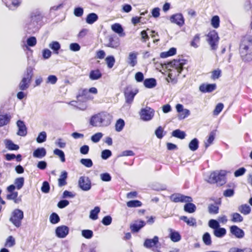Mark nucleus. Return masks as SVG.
<instances>
[{"label": "nucleus", "mask_w": 252, "mask_h": 252, "mask_svg": "<svg viewBox=\"0 0 252 252\" xmlns=\"http://www.w3.org/2000/svg\"><path fill=\"white\" fill-rule=\"evenodd\" d=\"M239 52L244 62L252 61V36L246 35L242 38L240 45Z\"/></svg>", "instance_id": "obj_1"}, {"label": "nucleus", "mask_w": 252, "mask_h": 252, "mask_svg": "<svg viewBox=\"0 0 252 252\" xmlns=\"http://www.w3.org/2000/svg\"><path fill=\"white\" fill-rule=\"evenodd\" d=\"M112 120V116L107 112H101L92 116L90 120L91 126L95 127L107 126Z\"/></svg>", "instance_id": "obj_2"}, {"label": "nucleus", "mask_w": 252, "mask_h": 252, "mask_svg": "<svg viewBox=\"0 0 252 252\" xmlns=\"http://www.w3.org/2000/svg\"><path fill=\"white\" fill-rule=\"evenodd\" d=\"M225 176L224 173L215 171L210 175L208 182L211 184L217 183L222 186L225 183Z\"/></svg>", "instance_id": "obj_3"}, {"label": "nucleus", "mask_w": 252, "mask_h": 252, "mask_svg": "<svg viewBox=\"0 0 252 252\" xmlns=\"http://www.w3.org/2000/svg\"><path fill=\"white\" fill-rule=\"evenodd\" d=\"M23 218V212L19 209H16L13 211L9 220L16 227H19L21 225V221Z\"/></svg>", "instance_id": "obj_4"}, {"label": "nucleus", "mask_w": 252, "mask_h": 252, "mask_svg": "<svg viewBox=\"0 0 252 252\" xmlns=\"http://www.w3.org/2000/svg\"><path fill=\"white\" fill-rule=\"evenodd\" d=\"M140 119L145 122L151 120L155 115V110L148 106L142 108L139 113Z\"/></svg>", "instance_id": "obj_5"}, {"label": "nucleus", "mask_w": 252, "mask_h": 252, "mask_svg": "<svg viewBox=\"0 0 252 252\" xmlns=\"http://www.w3.org/2000/svg\"><path fill=\"white\" fill-rule=\"evenodd\" d=\"M207 41L211 47V50H216L218 46L219 37L215 30L210 32L208 35Z\"/></svg>", "instance_id": "obj_6"}, {"label": "nucleus", "mask_w": 252, "mask_h": 252, "mask_svg": "<svg viewBox=\"0 0 252 252\" xmlns=\"http://www.w3.org/2000/svg\"><path fill=\"white\" fill-rule=\"evenodd\" d=\"M138 92V90L137 89L133 88L131 86H127L124 91V95L126 103L128 104L131 103L134 96Z\"/></svg>", "instance_id": "obj_7"}, {"label": "nucleus", "mask_w": 252, "mask_h": 252, "mask_svg": "<svg viewBox=\"0 0 252 252\" xmlns=\"http://www.w3.org/2000/svg\"><path fill=\"white\" fill-rule=\"evenodd\" d=\"M170 199L175 203L190 202L193 200L190 196H186L181 193H174L170 196Z\"/></svg>", "instance_id": "obj_8"}, {"label": "nucleus", "mask_w": 252, "mask_h": 252, "mask_svg": "<svg viewBox=\"0 0 252 252\" xmlns=\"http://www.w3.org/2000/svg\"><path fill=\"white\" fill-rule=\"evenodd\" d=\"M78 185L80 189L84 191H88L91 189V182L87 177L82 176L80 177Z\"/></svg>", "instance_id": "obj_9"}, {"label": "nucleus", "mask_w": 252, "mask_h": 252, "mask_svg": "<svg viewBox=\"0 0 252 252\" xmlns=\"http://www.w3.org/2000/svg\"><path fill=\"white\" fill-rule=\"evenodd\" d=\"M55 233L58 238H64L69 233V228L65 225L59 226L56 228Z\"/></svg>", "instance_id": "obj_10"}, {"label": "nucleus", "mask_w": 252, "mask_h": 252, "mask_svg": "<svg viewBox=\"0 0 252 252\" xmlns=\"http://www.w3.org/2000/svg\"><path fill=\"white\" fill-rule=\"evenodd\" d=\"M230 233L234 235L236 238L238 239H242L245 236V232L240 228L237 225H232L230 227Z\"/></svg>", "instance_id": "obj_11"}, {"label": "nucleus", "mask_w": 252, "mask_h": 252, "mask_svg": "<svg viewBox=\"0 0 252 252\" xmlns=\"http://www.w3.org/2000/svg\"><path fill=\"white\" fill-rule=\"evenodd\" d=\"M170 20L171 23H175L180 27L182 26L185 23V20L181 13H177L171 16Z\"/></svg>", "instance_id": "obj_12"}, {"label": "nucleus", "mask_w": 252, "mask_h": 252, "mask_svg": "<svg viewBox=\"0 0 252 252\" xmlns=\"http://www.w3.org/2000/svg\"><path fill=\"white\" fill-rule=\"evenodd\" d=\"M120 44V39L117 36H110L107 39L105 46L116 49L119 46Z\"/></svg>", "instance_id": "obj_13"}, {"label": "nucleus", "mask_w": 252, "mask_h": 252, "mask_svg": "<svg viewBox=\"0 0 252 252\" xmlns=\"http://www.w3.org/2000/svg\"><path fill=\"white\" fill-rule=\"evenodd\" d=\"M146 225V222L143 220H137L130 226V228L133 233H137Z\"/></svg>", "instance_id": "obj_14"}, {"label": "nucleus", "mask_w": 252, "mask_h": 252, "mask_svg": "<svg viewBox=\"0 0 252 252\" xmlns=\"http://www.w3.org/2000/svg\"><path fill=\"white\" fill-rule=\"evenodd\" d=\"M159 238L157 236H155L153 239L147 238L145 240L143 244L144 247L147 249H151L153 247L156 246L158 243Z\"/></svg>", "instance_id": "obj_15"}, {"label": "nucleus", "mask_w": 252, "mask_h": 252, "mask_svg": "<svg viewBox=\"0 0 252 252\" xmlns=\"http://www.w3.org/2000/svg\"><path fill=\"white\" fill-rule=\"evenodd\" d=\"M16 124L18 128V130L17 133V135L21 136H26L27 134V128L24 122L22 120H18L17 121Z\"/></svg>", "instance_id": "obj_16"}, {"label": "nucleus", "mask_w": 252, "mask_h": 252, "mask_svg": "<svg viewBox=\"0 0 252 252\" xmlns=\"http://www.w3.org/2000/svg\"><path fill=\"white\" fill-rule=\"evenodd\" d=\"M216 89V84H202L199 86V91L203 93H211Z\"/></svg>", "instance_id": "obj_17"}, {"label": "nucleus", "mask_w": 252, "mask_h": 252, "mask_svg": "<svg viewBox=\"0 0 252 252\" xmlns=\"http://www.w3.org/2000/svg\"><path fill=\"white\" fill-rule=\"evenodd\" d=\"M138 53L135 52H130L128 54L127 63L131 67L135 66L137 63Z\"/></svg>", "instance_id": "obj_18"}, {"label": "nucleus", "mask_w": 252, "mask_h": 252, "mask_svg": "<svg viewBox=\"0 0 252 252\" xmlns=\"http://www.w3.org/2000/svg\"><path fill=\"white\" fill-rule=\"evenodd\" d=\"M30 19L32 22H34L35 24H39L42 19V15L39 10H35L31 13Z\"/></svg>", "instance_id": "obj_19"}, {"label": "nucleus", "mask_w": 252, "mask_h": 252, "mask_svg": "<svg viewBox=\"0 0 252 252\" xmlns=\"http://www.w3.org/2000/svg\"><path fill=\"white\" fill-rule=\"evenodd\" d=\"M168 231L170 232L169 238L173 242H178L181 239V236L179 232L171 228H169Z\"/></svg>", "instance_id": "obj_20"}, {"label": "nucleus", "mask_w": 252, "mask_h": 252, "mask_svg": "<svg viewBox=\"0 0 252 252\" xmlns=\"http://www.w3.org/2000/svg\"><path fill=\"white\" fill-rule=\"evenodd\" d=\"M46 155V150L44 148H38L33 152V157L35 158H42Z\"/></svg>", "instance_id": "obj_21"}, {"label": "nucleus", "mask_w": 252, "mask_h": 252, "mask_svg": "<svg viewBox=\"0 0 252 252\" xmlns=\"http://www.w3.org/2000/svg\"><path fill=\"white\" fill-rule=\"evenodd\" d=\"M27 32L30 33H33L36 32L39 28V24H35L34 22H30L27 25Z\"/></svg>", "instance_id": "obj_22"}, {"label": "nucleus", "mask_w": 252, "mask_h": 252, "mask_svg": "<svg viewBox=\"0 0 252 252\" xmlns=\"http://www.w3.org/2000/svg\"><path fill=\"white\" fill-rule=\"evenodd\" d=\"M67 178V172L63 171L61 172L59 178L58 179V186L62 187L67 184L66 179Z\"/></svg>", "instance_id": "obj_23"}, {"label": "nucleus", "mask_w": 252, "mask_h": 252, "mask_svg": "<svg viewBox=\"0 0 252 252\" xmlns=\"http://www.w3.org/2000/svg\"><path fill=\"white\" fill-rule=\"evenodd\" d=\"M180 219L183 220L189 226H196V220L194 218H188L187 216H181Z\"/></svg>", "instance_id": "obj_24"}, {"label": "nucleus", "mask_w": 252, "mask_h": 252, "mask_svg": "<svg viewBox=\"0 0 252 252\" xmlns=\"http://www.w3.org/2000/svg\"><path fill=\"white\" fill-rule=\"evenodd\" d=\"M11 117L9 114L0 115V127L7 125L10 121Z\"/></svg>", "instance_id": "obj_25"}, {"label": "nucleus", "mask_w": 252, "mask_h": 252, "mask_svg": "<svg viewBox=\"0 0 252 252\" xmlns=\"http://www.w3.org/2000/svg\"><path fill=\"white\" fill-rule=\"evenodd\" d=\"M2 0L5 3L6 6L12 10H15L20 4V2L18 0H9L11 1V3H9L7 0Z\"/></svg>", "instance_id": "obj_26"}, {"label": "nucleus", "mask_w": 252, "mask_h": 252, "mask_svg": "<svg viewBox=\"0 0 252 252\" xmlns=\"http://www.w3.org/2000/svg\"><path fill=\"white\" fill-rule=\"evenodd\" d=\"M102 74L98 69L92 70L89 74V78L91 80H96L100 79Z\"/></svg>", "instance_id": "obj_27"}, {"label": "nucleus", "mask_w": 252, "mask_h": 252, "mask_svg": "<svg viewBox=\"0 0 252 252\" xmlns=\"http://www.w3.org/2000/svg\"><path fill=\"white\" fill-rule=\"evenodd\" d=\"M144 85L147 88H153L157 85V81L155 78H147L144 80Z\"/></svg>", "instance_id": "obj_28"}, {"label": "nucleus", "mask_w": 252, "mask_h": 252, "mask_svg": "<svg viewBox=\"0 0 252 252\" xmlns=\"http://www.w3.org/2000/svg\"><path fill=\"white\" fill-rule=\"evenodd\" d=\"M196 209V206L191 202H186L184 207V210L185 212L189 213H194Z\"/></svg>", "instance_id": "obj_29"}, {"label": "nucleus", "mask_w": 252, "mask_h": 252, "mask_svg": "<svg viewBox=\"0 0 252 252\" xmlns=\"http://www.w3.org/2000/svg\"><path fill=\"white\" fill-rule=\"evenodd\" d=\"M5 147L9 150H18L19 149V146L18 145L14 144L11 140L6 139L4 141Z\"/></svg>", "instance_id": "obj_30"}, {"label": "nucleus", "mask_w": 252, "mask_h": 252, "mask_svg": "<svg viewBox=\"0 0 252 252\" xmlns=\"http://www.w3.org/2000/svg\"><path fill=\"white\" fill-rule=\"evenodd\" d=\"M33 76V69L31 66L27 67L26 71L24 74L23 79L31 82L32 77Z\"/></svg>", "instance_id": "obj_31"}, {"label": "nucleus", "mask_w": 252, "mask_h": 252, "mask_svg": "<svg viewBox=\"0 0 252 252\" xmlns=\"http://www.w3.org/2000/svg\"><path fill=\"white\" fill-rule=\"evenodd\" d=\"M214 235L218 238H222L226 234V230L223 227H219L213 230Z\"/></svg>", "instance_id": "obj_32"}, {"label": "nucleus", "mask_w": 252, "mask_h": 252, "mask_svg": "<svg viewBox=\"0 0 252 252\" xmlns=\"http://www.w3.org/2000/svg\"><path fill=\"white\" fill-rule=\"evenodd\" d=\"M98 18V17L96 14L91 13L87 15L86 21L89 24H93L97 20Z\"/></svg>", "instance_id": "obj_33"}, {"label": "nucleus", "mask_w": 252, "mask_h": 252, "mask_svg": "<svg viewBox=\"0 0 252 252\" xmlns=\"http://www.w3.org/2000/svg\"><path fill=\"white\" fill-rule=\"evenodd\" d=\"M49 47L53 51L55 54H58L61 49V45L58 41H54L49 44Z\"/></svg>", "instance_id": "obj_34"}, {"label": "nucleus", "mask_w": 252, "mask_h": 252, "mask_svg": "<svg viewBox=\"0 0 252 252\" xmlns=\"http://www.w3.org/2000/svg\"><path fill=\"white\" fill-rule=\"evenodd\" d=\"M172 135L173 137H176V138H179L181 139H183L185 138L186 134L184 131H182V130H180L179 129H177L174 130L172 131Z\"/></svg>", "instance_id": "obj_35"}, {"label": "nucleus", "mask_w": 252, "mask_h": 252, "mask_svg": "<svg viewBox=\"0 0 252 252\" xmlns=\"http://www.w3.org/2000/svg\"><path fill=\"white\" fill-rule=\"evenodd\" d=\"M100 209L99 207L96 206L93 210L90 211V218L93 220H96L98 218V214L100 212Z\"/></svg>", "instance_id": "obj_36"}, {"label": "nucleus", "mask_w": 252, "mask_h": 252, "mask_svg": "<svg viewBox=\"0 0 252 252\" xmlns=\"http://www.w3.org/2000/svg\"><path fill=\"white\" fill-rule=\"evenodd\" d=\"M238 211L244 215H248L251 211V208L247 204H243L238 207Z\"/></svg>", "instance_id": "obj_37"}, {"label": "nucleus", "mask_w": 252, "mask_h": 252, "mask_svg": "<svg viewBox=\"0 0 252 252\" xmlns=\"http://www.w3.org/2000/svg\"><path fill=\"white\" fill-rule=\"evenodd\" d=\"M25 179L24 177H18L15 179L14 183L18 190L21 189L24 184Z\"/></svg>", "instance_id": "obj_38"}, {"label": "nucleus", "mask_w": 252, "mask_h": 252, "mask_svg": "<svg viewBox=\"0 0 252 252\" xmlns=\"http://www.w3.org/2000/svg\"><path fill=\"white\" fill-rule=\"evenodd\" d=\"M228 252H252V249L249 247L244 248L232 247L229 249Z\"/></svg>", "instance_id": "obj_39"}, {"label": "nucleus", "mask_w": 252, "mask_h": 252, "mask_svg": "<svg viewBox=\"0 0 252 252\" xmlns=\"http://www.w3.org/2000/svg\"><path fill=\"white\" fill-rule=\"evenodd\" d=\"M198 146L199 141L196 138H194L191 140L189 144V149L192 151H196L198 148Z\"/></svg>", "instance_id": "obj_40"}, {"label": "nucleus", "mask_w": 252, "mask_h": 252, "mask_svg": "<svg viewBox=\"0 0 252 252\" xmlns=\"http://www.w3.org/2000/svg\"><path fill=\"white\" fill-rule=\"evenodd\" d=\"M125 125V123L124 120L122 119H118L115 124V130L117 132L121 131Z\"/></svg>", "instance_id": "obj_41"}, {"label": "nucleus", "mask_w": 252, "mask_h": 252, "mask_svg": "<svg viewBox=\"0 0 252 252\" xmlns=\"http://www.w3.org/2000/svg\"><path fill=\"white\" fill-rule=\"evenodd\" d=\"M171 64L172 65L175 66L177 70L178 73H180L183 70V63L181 62L180 60H173L171 62Z\"/></svg>", "instance_id": "obj_42"}, {"label": "nucleus", "mask_w": 252, "mask_h": 252, "mask_svg": "<svg viewBox=\"0 0 252 252\" xmlns=\"http://www.w3.org/2000/svg\"><path fill=\"white\" fill-rule=\"evenodd\" d=\"M111 29L115 32L121 34L123 32L124 30L121 24L119 23H115L111 26Z\"/></svg>", "instance_id": "obj_43"}, {"label": "nucleus", "mask_w": 252, "mask_h": 252, "mask_svg": "<svg viewBox=\"0 0 252 252\" xmlns=\"http://www.w3.org/2000/svg\"><path fill=\"white\" fill-rule=\"evenodd\" d=\"M31 82L23 79L21 81L19 85V88L21 91H25L29 88Z\"/></svg>", "instance_id": "obj_44"}, {"label": "nucleus", "mask_w": 252, "mask_h": 252, "mask_svg": "<svg viewBox=\"0 0 252 252\" xmlns=\"http://www.w3.org/2000/svg\"><path fill=\"white\" fill-rule=\"evenodd\" d=\"M105 62L107 67L109 68H112L115 63V59L112 55L108 56L105 58Z\"/></svg>", "instance_id": "obj_45"}, {"label": "nucleus", "mask_w": 252, "mask_h": 252, "mask_svg": "<svg viewBox=\"0 0 252 252\" xmlns=\"http://www.w3.org/2000/svg\"><path fill=\"white\" fill-rule=\"evenodd\" d=\"M202 241L206 246H210L212 244V240L210 233L205 232L202 236Z\"/></svg>", "instance_id": "obj_46"}, {"label": "nucleus", "mask_w": 252, "mask_h": 252, "mask_svg": "<svg viewBox=\"0 0 252 252\" xmlns=\"http://www.w3.org/2000/svg\"><path fill=\"white\" fill-rule=\"evenodd\" d=\"M215 135L216 132L215 131H212L210 133L207 142H205V147L206 149H207L211 144H212L213 141L214 140Z\"/></svg>", "instance_id": "obj_47"}, {"label": "nucleus", "mask_w": 252, "mask_h": 252, "mask_svg": "<svg viewBox=\"0 0 252 252\" xmlns=\"http://www.w3.org/2000/svg\"><path fill=\"white\" fill-rule=\"evenodd\" d=\"M54 154L58 156L60 158L62 162H63L65 160V155L64 152L59 149H56L53 151Z\"/></svg>", "instance_id": "obj_48"}, {"label": "nucleus", "mask_w": 252, "mask_h": 252, "mask_svg": "<svg viewBox=\"0 0 252 252\" xmlns=\"http://www.w3.org/2000/svg\"><path fill=\"white\" fill-rule=\"evenodd\" d=\"M126 205L130 208L137 207L141 206L142 203L138 200H133L128 201L126 203Z\"/></svg>", "instance_id": "obj_49"}, {"label": "nucleus", "mask_w": 252, "mask_h": 252, "mask_svg": "<svg viewBox=\"0 0 252 252\" xmlns=\"http://www.w3.org/2000/svg\"><path fill=\"white\" fill-rule=\"evenodd\" d=\"M208 225L213 230L220 227L219 221L214 219H211L209 221Z\"/></svg>", "instance_id": "obj_50"}, {"label": "nucleus", "mask_w": 252, "mask_h": 252, "mask_svg": "<svg viewBox=\"0 0 252 252\" xmlns=\"http://www.w3.org/2000/svg\"><path fill=\"white\" fill-rule=\"evenodd\" d=\"M231 216V220L234 222H240L243 220V217L238 213H233Z\"/></svg>", "instance_id": "obj_51"}, {"label": "nucleus", "mask_w": 252, "mask_h": 252, "mask_svg": "<svg viewBox=\"0 0 252 252\" xmlns=\"http://www.w3.org/2000/svg\"><path fill=\"white\" fill-rule=\"evenodd\" d=\"M49 220L52 224H56L60 221V218L57 213H53L51 214Z\"/></svg>", "instance_id": "obj_52"}, {"label": "nucleus", "mask_w": 252, "mask_h": 252, "mask_svg": "<svg viewBox=\"0 0 252 252\" xmlns=\"http://www.w3.org/2000/svg\"><path fill=\"white\" fill-rule=\"evenodd\" d=\"M219 210V207L217 205L211 204L208 206V212L211 214H217Z\"/></svg>", "instance_id": "obj_53"}, {"label": "nucleus", "mask_w": 252, "mask_h": 252, "mask_svg": "<svg viewBox=\"0 0 252 252\" xmlns=\"http://www.w3.org/2000/svg\"><path fill=\"white\" fill-rule=\"evenodd\" d=\"M47 134L45 131H42L39 133L36 138V141L38 143H41L45 142L46 140Z\"/></svg>", "instance_id": "obj_54"}, {"label": "nucleus", "mask_w": 252, "mask_h": 252, "mask_svg": "<svg viewBox=\"0 0 252 252\" xmlns=\"http://www.w3.org/2000/svg\"><path fill=\"white\" fill-rule=\"evenodd\" d=\"M220 18L218 16H213L211 19V25L215 29L219 28L220 26Z\"/></svg>", "instance_id": "obj_55"}, {"label": "nucleus", "mask_w": 252, "mask_h": 252, "mask_svg": "<svg viewBox=\"0 0 252 252\" xmlns=\"http://www.w3.org/2000/svg\"><path fill=\"white\" fill-rule=\"evenodd\" d=\"M81 234L83 237L86 239H91L93 236V232L90 229H84L82 230Z\"/></svg>", "instance_id": "obj_56"}, {"label": "nucleus", "mask_w": 252, "mask_h": 252, "mask_svg": "<svg viewBox=\"0 0 252 252\" xmlns=\"http://www.w3.org/2000/svg\"><path fill=\"white\" fill-rule=\"evenodd\" d=\"M15 245V240L14 237L12 236L8 237L6 240L5 246L7 247H12Z\"/></svg>", "instance_id": "obj_57"}, {"label": "nucleus", "mask_w": 252, "mask_h": 252, "mask_svg": "<svg viewBox=\"0 0 252 252\" xmlns=\"http://www.w3.org/2000/svg\"><path fill=\"white\" fill-rule=\"evenodd\" d=\"M80 163L88 168L91 167L93 165V161L90 158H82Z\"/></svg>", "instance_id": "obj_58"}, {"label": "nucleus", "mask_w": 252, "mask_h": 252, "mask_svg": "<svg viewBox=\"0 0 252 252\" xmlns=\"http://www.w3.org/2000/svg\"><path fill=\"white\" fill-rule=\"evenodd\" d=\"M102 136L103 134L101 132H97L92 135L91 139L94 143H97Z\"/></svg>", "instance_id": "obj_59"}, {"label": "nucleus", "mask_w": 252, "mask_h": 252, "mask_svg": "<svg viewBox=\"0 0 252 252\" xmlns=\"http://www.w3.org/2000/svg\"><path fill=\"white\" fill-rule=\"evenodd\" d=\"M18 192H10L7 194L6 198L8 200H13L15 203H18L17 198L18 197Z\"/></svg>", "instance_id": "obj_60"}, {"label": "nucleus", "mask_w": 252, "mask_h": 252, "mask_svg": "<svg viewBox=\"0 0 252 252\" xmlns=\"http://www.w3.org/2000/svg\"><path fill=\"white\" fill-rule=\"evenodd\" d=\"M37 41L35 37L31 36L27 40V44L29 46L33 47L36 44Z\"/></svg>", "instance_id": "obj_61"}, {"label": "nucleus", "mask_w": 252, "mask_h": 252, "mask_svg": "<svg viewBox=\"0 0 252 252\" xmlns=\"http://www.w3.org/2000/svg\"><path fill=\"white\" fill-rule=\"evenodd\" d=\"M112 155V152L110 150L106 149L103 150L101 152V158L103 159H107Z\"/></svg>", "instance_id": "obj_62"}, {"label": "nucleus", "mask_w": 252, "mask_h": 252, "mask_svg": "<svg viewBox=\"0 0 252 252\" xmlns=\"http://www.w3.org/2000/svg\"><path fill=\"white\" fill-rule=\"evenodd\" d=\"M100 179L103 182H109L111 180L112 177L108 173H104L100 175Z\"/></svg>", "instance_id": "obj_63"}, {"label": "nucleus", "mask_w": 252, "mask_h": 252, "mask_svg": "<svg viewBox=\"0 0 252 252\" xmlns=\"http://www.w3.org/2000/svg\"><path fill=\"white\" fill-rule=\"evenodd\" d=\"M50 185L48 182L44 181L42 185L41 190L43 193H48L50 191Z\"/></svg>", "instance_id": "obj_64"}]
</instances>
